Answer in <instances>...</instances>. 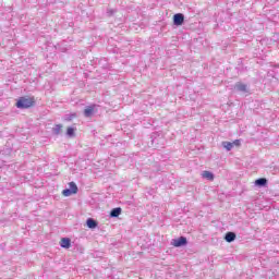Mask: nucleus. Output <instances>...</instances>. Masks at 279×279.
<instances>
[{"mask_svg":"<svg viewBox=\"0 0 279 279\" xmlns=\"http://www.w3.org/2000/svg\"><path fill=\"white\" fill-rule=\"evenodd\" d=\"M75 128L69 126L66 130V136H69V138H73L75 136Z\"/></svg>","mask_w":279,"mask_h":279,"instance_id":"nucleus-14","label":"nucleus"},{"mask_svg":"<svg viewBox=\"0 0 279 279\" xmlns=\"http://www.w3.org/2000/svg\"><path fill=\"white\" fill-rule=\"evenodd\" d=\"M121 213H122L121 207L113 208V209L110 211V217H111V218H117V217H119V215H121Z\"/></svg>","mask_w":279,"mask_h":279,"instance_id":"nucleus-9","label":"nucleus"},{"mask_svg":"<svg viewBox=\"0 0 279 279\" xmlns=\"http://www.w3.org/2000/svg\"><path fill=\"white\" fill-rule=\"evenodd\" d=\"M114 12H116L114 10L110 9L107 11V14H108V16H112V14H114Z\"/></svg>","mask_w":279,"mask_h":279,"instance_id":"nucleus-19","label":"nucleus"},{"mask_svg":"<svg viewBox=\"0 0 279 279\" xmlns=\"http://www.w3.org/2000/svg\"><path fill=\"white\" fill-rule=\"evenodd\" d=\"M189 241L184 236H180L179 239L172 240V245L174 247H183V245H187Z\"/></svg>","mask_w":279,"mask_h":279,"instance_id":"nucleus-2","label":"nucleus"},{"mask_svg":"<svg viewBox=\"0 0 279 279\" xmlns=\"http://www.w3.org/2000/svg\"><path fill=\"white\" fill-rule=\"evenodd\" d=\"M173 25H177V27H180V25H184V14L177 13L173 15Z\"/></svg>","mask_w":279,"mask_h":279,"instance_id":"nucleus-3","label":"nucleus"},{"mask_svg":"<svg viewBox=\"0 0 279 279\" xmlns=\"http://www.w3.org/2000/svg\"><path fill=\"white\" fill-rule=\"evenodd\" d=\"M17 108L25 109V108H29V106H17Z\"/></svg>","mask_w":279,"mask_h":279,"instance_id":"nucleus-20","label":"nucleus"},{"mask_svg":"<svg viewBox=\"0 0 279 279\" xmlns=\"http://www.w3.org/2000/svg\"><path fill=\"white\" fill-rule=\"evenodd\" d=\"M266 184H267L266 178H259V179L255 180V186H258L259 189H262Z\"/></svg>","mask_w":279,"mask_h":279,"instance_id":"nucleus-8","label":"nucleus"},{"mask_svg":"<svg viewBox=\"0 0 279 279\" xmlns=\"http://www.w3.org/2000/svg\"><path fill=\"white\" fill-rule=\"evenodd\" d=\"M73 119H77V113H68L63 117L65 121H73Z\"/></svg>","mask_w":279,"mask_h":279,"instance_id":"nucleus-15","label":"nucleus"},{"mask_svg":"<svg viewBox=\"0 0 279 279\" xmlns=\"http://www.w3.org/2000/svg\"><path fill=\"white\" fill-rule=\"evenodd\" d=\"M225 241H227V243H232L236 241V233L231 231L227 232L225 235Z\"/></svg>","mask_w":279,"mask_h":279,"instance_id":"nucleus-4","label":"nucleus"},{"mask_svg":"<svg viewBox=\"0 0 279 279\" xmlns=\"http://www.w3.org/2000/svg\"><path fill=\"white\" fill-rule=\"evenodd\" d=\"M62 132V124H56L54 128H52V133L58 136Z\"/></svg>","mask_w":279,"mask_h":279,"instance_id":"nucleus-13","label":"nucleus"},{"mask_svg":"<svg viewBox=\"0 0 279 279\" xmlns=\"http://www.w3.org/2000/svg\"><path fill=\"white\" fill-rule=\"evenodd\" d=\"M231 144H233V147H234V145H235V147H239V145H241V140H235Z\"/></svg>","mask_w":279,"mask_h":279,"instance_id":"nucleus-18","label":"nucleus"},{"mask_svg":"<svg viewBox=\"0 0 279 279\" xmlns=\"http://www.w3.org/2000/svg\"><path fill=\"white\" fill-rule=\"evenodd\" d=\"M60 246L63 247L64 250H69V247H71V239L62 238L60 242Z\"/></svg>","mask_w":279,"mask_h":279,"instance_id":"nucleus-5","label":"nucleus"},{"mask_svg":"<svg viewBox=\"0 0 279 279\" xmlns=\"http://www.w3.org/2000/svg\"><path fill=\"white\" fill-rule=\"evenodd\" d=\"M95 114V107L89 106L87 109L84 110V117L89 119V117H93Z\"/></svg>","mask_w":279,"mask_h":279,"instance_id":"nucleus-7","label":"nucleus"},{"mask_svg":"<svg viewBox=\"0 0 279 279\" xmlns=\"http://www.w3.org/2000/svg\"><path fill=\"white\" fill-rule=\"evenodd\" d=\"M87 228L90 230H94V228H97V222L93 218H88L86 221Z\"/></svg>","mask_w":279,"mask_h":279,"instance_id":"nucleus-10","label":"nucleus"},{"mask_svg":"<svg viewBox=\"0 0 279 279\" xmlns=\"http://www.w3.org/2000/svg\"><path fill=\"white\" fill-rule=\"evenodd\" d=\"M235 90H239L240 93H248L247 86L243 83H238L234 86Z\"/></svg>","mask_w":279,"mask_h":279,"instance_id":"nucleus-6","label":"nucleus"},{"mask_svg":"<svg viewBox=\"0 0 279 279\" xmlns=\"http://www.w3.org/2000/svg\"><path fill=\"white\" fill-rule=\"evenodd\" d=\"M34 104H36L34 96H22L19 98L15 106H34Z\"/></svg>","mask_w":279,"mask_h":279,"instance_id":"nucleus-1","label":"nucleus"},{"mask_svg":"<svg viewBox=\"0 0 279 279\" xmlns=\"http://www.w3.org/2000/svg\"><path fill=\"white\" fill-rule=\"evenodd\" d=\"M62 195H64V197H71V195H75L70 189H65L62 191Z\"/></svg>","mask_w":279,"mask_h":279,"instance_id":"nucleus-17","label":"nucleus"},{"mask_svg":"<svg viewBox=\"0 0 279 279\" xmlns=\"http://www.w3.org/2000/svg\"><path fill=\"white\" fill-rule=\"evenodd\" d=\"M202 177L206 180H215V174L210 171H203Z\"/></svg>","mask_w":279,"mask_h":279,"instance_id":"nucleus-11","label":"nucleus"},{"mask_svg":"<svg viewBox=\"0 0 279 279\" xmlns=\"http://www.w3.org/2000/svg\"><path fill=\"white\" fill-rule=\"evenodd\" d=\"M70 190L75 195L77 193V184H75V182H70Z\"/></svg>","mask_w":279,"mask_h":279,"instance_id":"nucleus-16","label":"nucleus"},{"mask_svg":"<svg viewBox=\"0 0 279 279\" xmlns=\"http://www.w3.org/2000/svg\"><path fill=\"white\" fill-rule=\"evenodd\" d=\"M221 145H222V147H223L227 151H232V148H233L232 142H222Z\"/></svg>","mask_w":279,"mask_h":279,"instance_id":"nucleus-12","label":"nucleus"}]
</instances>
